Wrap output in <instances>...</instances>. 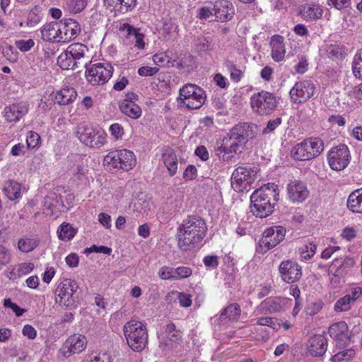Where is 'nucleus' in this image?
<instances>
[{
  "label": "nucleus",
  "instance_id": "nucleus-2",
  "mask_svg": "<svg viewBox=\"0 0 362 362\" xmlns=\"http://www.w3.org/2000/svg\"><path fill=\"white\" fill-rule=\"evenodd\" d=\"M205 221L197 216H189L183 220L177 231L178 246L184 251L200 243L206 234Z\"/></svg>",
  "mask_w": 362,
  "mask_h": 362
},
{
  "label": "nucleus",
  "instance_id": "nucleus-50",
  "mask_svg": "<svg viewBox=\"0 0 362 362\" xmlns=\"http://www.w3.org/2000/svg\"><path fill=\"white\" fill-rule=\"evenodd\" d=\"M281 124V118L277 117L274 119L269 120L267 127L262 130L263 134H267L274 132Z\"/></svg>",
  "mask_w": 362,
  "mask_h": 362
},
{
  "label": "nucleus",
  "instance_id": "nucleus-13",
  "mask_svg": "<svg viewBox=\"0 0 362 362\" xmlns=\"http://www.w3.org/2000/svg\"><path fill=\"white\" fill-rule=\"evenodd\" d=\"M286 228L283 226H273L267 228L262 233V236L259 241V246L262 253H265L269 250L276 247L285 238Z\"/></svg>",
  "mask_w": 362,
  "mask_h": 362
},
{
  "label": "nucleus",
  "instance_id": "nucleus-23",
  "mask_svg": "<svg viewBox=\"0 0 362 362\" xmlns=\"http://www.w3.org/2000/svg\"><path fill=\"white\" fill-rule=\"evenodd\" d=\"M327 349V339L325 335L316 334L310 337L308 351L314 356H322Z\"/></svg>",
  "mask_w": 362,
  "mask_h": 362
},
{
  "label": "nucleus",
  "instance_id": "nucleus-57",
  "mask_svg": "<svg viewBox=\"0 0 362 362\" xmlns=\"http://www.w3.org/2000/svg\"><path fill=\"white\" fill-rule=\"evenodd\" d=\"M197 177V168L194 165H189L183 173V177L186 180H191Z\"/></svg>",
  "mask_w": 362,
  "mask_h": 362
},
{
  "label": "nucleus",
  "instance_id": "nucleus-26",
  "mask_svg": "<svg viewBox=\"0 0 362 362\" xmlns=\"http://www.w3.org/2000/svg\"><path fill=\"white\" fill-rule=\"evenodd\" d=\"M300 13L305 20L316 21L322 18L323 9L318 4H305L301 6Z\"/></svg>",
  "mask_w": 362,
  "mask_h": 362
},
{
  "label": "nucleus",
  "instance_id": "nucleus-17",
  "mask_svg": "<svg viewBox=\"0 0 362 362\" xmlns=\"http://www.w3.org/2000/svg\"><path fill=\"white\" fill-rule=\"evenodd\" d=\"M279 272L281 279L287 284L298 281L302 276L301 267L291 260H285L281 262Z\"/></svg>",
  "mask_w": 362,
  "mask_h": 362
},
{
  "label": "nucleus",
  "instance_id": "nucleus-35",
  "mask_svg": "<svg viewBox=\"0 0 362 362\" xmlns=\"http://www.w3.org/2000/svg\"><path fill=\"white\" fill-rule=\"evenodd\" d=\"M241 313V309L238 304L231 303L227 306L221 313V319H228L229 320L236 321L238 320Z\"/></svg>",
  "mask_w": 362,
  "mask_h": 362
},
{
  "label": "nucleus",
  "instance_id": "nucleus-32",
  "mask_svg": "<svg viewBox=\"0 0 362 362\" xmlns=\"http://www.w3.org/2000/svg\"><path fill=\"white\" fill-rule=\"evenodd\" d=\"M347 207L354 213H362V188L351 193L347 200Z\"/></svg>",
  "mask_w": 362,
  "mask_h": 362
},
{
  "label": "nucleus",
  "instance_id": "nucleus-38",
  "mask_svg": "<svg viewBox=\"0 0 362 362\" xmlns=\"http://www.w3.org/2000/svg\"><path fill=\"white\" fill-rule=\"evenodd\" d=\"M355 301V298H351L350 295L339 298L334 305V310L336 312H344L351 308V303Z\"/></svg>",
  "mask_w": 362,
  "mask_h": 362
},
{
  "label": "nucleus",
  "instance_id": "nucleus-31",
  "mask_svg": "<svg viewBox=\"0 0 362 362\" xmlns=\"http://www.w3.org/2000/svg\"><path fill=\"white\" fill-rule=\"evenodd\" d=\"M162 160L170 176L175 175L177 169V159L175 151L167 148L162 154Z\"/></svg>",
  "mask_w": 362,
  "mask_h": 362
},
{
  "label": "nucleus",
  "instance_id": "nucleus-20",
  "mask_svg": "<svg viewBox=\"0 0 362 362\" xmlns=\"http://www.w3.org/2000/svg\"><path fill=\"white\" fill-rule=\"evenodd\" d=\"M286 189L288 197L293 203L304 202L310 193L306 184L298 180H291L287 185Z\"/></svg>",
  "mask_w": 362,
  "mask_h": 362
},
{
  "label": "nucleus",
  "instance_id": "nucleus-60",
  "mask_svg": "<svg viewBox=\"0 0 362 362\" xmlns=\"http://www.w3.org/2000/svg\"><path fill=\"white\" fill-rule=\"evenodd\" d=\"M203 262L206 267L213 269L216 268L218 265V257L216 255L206 256L204 258Z\"/></svg>",
  "mask_w": 362,
  "mask_h": 362
},
{
  "label": "nucleus",
  "instance_id": "nucleus-9",
  "mask_svg": "<svg viewBox=\"0 0 362 362\" xmlns=\"http://www.w3.org/2000/svg\"><path fill=\"white\" fill-rule=\"evenodd\" d=\"M134 153L127 149L116 150L108 153L104 158V163L113 169L128 171L136 165Z\"/></svg>",
  "mask_w": 362,
  "mask_h": 362
},
{
  "label": "nucleus",
  "instance_id": "nucleus-3",
  "mask_svg": "<svg viewBox=\"0 0 362 362\" xmlns=\"http://www.w3.org/2000/svg\"><path fill=\"white\" fill-rule=\"evenodd\" d=\"M279 194L278 186L274 183H268L256 189L250 196V211L261 218L269 216L274 211Z\"/></svg>",
  "mask_w": 362,
  "mask_h": 362
},
{
  "label": "nucleus",
  "instance_id": "nucleus-42",
  "mask_svg": "<svg viewBox=\"0 0 362 362\" xmlns=\"http://www.w3.org/2000/svg\"><path fill=\"white\" fill-rule=\"evenodd\" d=\"M256 323L259 325L269 326L274 329H279L281 325L276 318L269 317H259Z\"/></svg>",
  "mask_w": 362,
  "mask_h": 362
},
{
  "label": "nucleus",
  "instance_id": "nucleus-54",
  "mask_svg": "<svg viewBox=\"0 0 362 362\" xmlns=\"http://www.w3.org/2000/svg\"><path fill=\"white\" fill-rule=\"evenodd\" d=\"M121 3L118 11L120 12H127L135 8L136 0H121Z\"/></svg>",
  "mask_w": 362,
  "mask_h": 362
},
{
  "label": "nucleus",
  "instance_id": "nucleus-16",
  "mask_svg": "<svg viewBox=\"0 0 362 362\" xmlns=\"http://www.w3.org/2000/svg\"><path fill=\"white\" fill-rule=\"evenodd\" d=\"M87 339L84 335L74 334L70 336L62 345L60 351L65 358L73 354H80L86 347Z\"/></svg>",
  "mask_w": 362,
  "mask_h": 362
},
{
  "label": "nucleus",
  "instance_id": "nucleus-25",
  "mask_svg": "<svg viewBox=\"0 0 362 362\" xmlns=\"http://www.w3.org/2000/svg\"><path fill=\"white\" fill-rule=\"evenodd\" d=\"M28 112V107L25 103L12 104L5 108L4 117L8 122H17Z\"/></svg>",
  "mask_w": 362,
  "mask_h": 362
},
{
  "label": "nucleus",
  "instance_id": "nucleus-39",
  "mask_svg": "<svg viewBox=\"0 0 362 362\" xmlns=\"http://www.w3.org/2000/svg\"><path fill=\"white\" fill-rule=\"evenodd\" d=\"M67 9L74 13L81 12L87 5V0H65Z\"/></svg>",
  "mask_w": 362,
  "mask_h": 362
},
{
  "label": "nucleus",
  "instance_id": "nucleus-18",
  "mask_svg": "<svg viewBox=\"0 0 362 362\" xmlns=\"http://www.w3.org/2000/svg\"><path fill=\"white\" fill-rule=\"evenodd\" d=\"M59 28V42H67L78 35L81 27L78 23L71 18L64 19L57 22Z\"/></svg>",
  "mask_w": 362,
  "mask_h": 362
},
{
  "label": "nucleus",
  "instance_id": "nucleus-37",
  "mask_svg": "<svg viewBox=\"0 0 362 362\" xmlns=\"http://www.w3.org/2000/svg\"><path fill=\"white\" fill-rule=\"evenodd\" d=\"M76 233V229L73 228L70 223H62L57 230L59 239L64 241L71 240Z\"/></svg>",
  "mask_w": 362,
  "mask_h": 362
},
{
  "label": "nucleus",
  "instance_id": "nucleus-6",
  "mask_svg": "<svg viewBox=\"0 0 362 362\" xmlns=\"http://www.w3.org/2000/svg\"><path fill=\"white\" fill-rule=\"evenodd\" d=\"M324 149L323 141L319 138H309L294 146L291 156L296 160H310L318 156Z\"/></svg>",
  "mask_w": 362,
  "mask_h": 362
},
{
  "label": "nucleus",
  "instance_id": "nucleus-56",
  "mask_svg": "<svg viewBox=\"0 0 362 362\" xmlns=\"http://www.w3.org/2000/svg\"><path fill=\"white\" fill-rule=\"evenodd\" d=\"M157 67H150L148 66H141L138 69L139 75L141 76H152L158 71Z\"/></svg>",
  "mask_w": 362,
  "mask_h": 362
},
{
  "label": "nucleus",
  "instance_id": "nucleus-19",
  "mask_svg": "<svg viewBox=\"0 0 362 362\" xmlns=\"http://www.w3.org/2000/svg\"><path fill=\"white\" fill-rule=\"evenodd\" d=\"M329 336L336 341L339 347H344L349 344L351 334L347 324L340 321L332 325L328 329Z\"/></svg>",
  "mask_w": 362,
  "mask_h": 362
},
{
  "label": "nucleus",
  "instance_id": "nucleus-64",
  "mask_svg": "<svg viewBox=\"0 0 362 362\" xmlns=\"http://www.w3.org/2000/svg\"><path fill=\"white\" fill-rule=\"evenodd\" d=\"M352 71L354 75L358 78H362V62L354 59L352 64Z\"/></svg>",
  "mask_w": 362,
  "mask_h": 362
},
{
  "label": "nucleus",
  "instance_id": "nucleus-51",
  "mask_svg": "<svg viewBox=\"0 0 362 362\" xmlns=\"http://www.w3.org/2000/svg\"><path fill=\"white\" fill-rule=\"evenodd\" d=\"M4 305L6 308H10L18 317L23 315V314L25 312V309L21 308L17 304L13 303L10 298L4 300Z\"/></svg>",
  "mask_w": 362,
  "mask_h": 362
},
{
  "label": "nucleus",
  "instance_id": "nucleus-14",
  "mask_svg": "<svg viewBox=\"0 0 362 362\" xmlns=\"http://www.w3.org/2000/svg\"><path fill=\"white\" fill-rule=\"evenodd\" d=\"M327 159L332 170H344L350 163V151L346 145H339L329 151Z\"/></svg>",
  "mask_w": 362,
  "mask_h": 362
},
{
  "label": "nucleus",
  "instance_id": "nucleus-7",
  "mask_svg": "<svg viewBox=\"0 0 362 362\" xmlns=\"http://www.w3.org/2000/svg\"><path fill=\"white\" fill-rule=\"evenodd\" d=\"M77 283L72 279H66L60 282L55 291L56 302L66 308H75L78 305V297L76 291Z\"/></svg>",
  "mask_w": 362,
  "mask_h": 362
},
{
  "label": "nucleus",
  "instance_id": "nucleus-34",
  "mask_svg": "<svg viewBox=\"0 0 362 362\" xmlns=\"http://www.w3.org/2000/svg\"><path fill=\"white\" fill-rule=\"evenodd\" d=\"M194 46L197 52L207 53L213 50L214 44L211 37L199 36L194 40Z\"/></svg>",
  "mask_w": 362,
  "mask_h": 362
},
{
  "label": "nucleus",
  "instance_id": "nucleus-4",
  "mask_svg": "<svg viewBox=\"0 0 362 362\" xmlns=\"http://www.w3.org/2000/svg\"><path fill=\"white\" fill-rule=\"evenodd\" d=\"M123 332L128 346L134 351L140 352L145 349L148 343V333L145 325L140 321L127 322Z\"/></svg>",
  "mask_w": 362,
  "mask_h": 362
},
{
  "label": "nucleus",
  "instance_id": "nucleus-45",
  "mask_svg": "<svg viewBox=\"0 0 362 362\" xmlns=\"http://www.w3.org/2000/svg\"><path fill=\"white\" fill-rule=\"evenodd\" d=\"M16 46L23 52H28L35 45V42L32 39L28 40H19L15 42Z\"/></svg>",
  "mask_w": 362,
  "mask_h": 362
},
{
  "label": "nucleus",
  "instance_id": "nucleus-49",
  "mask_svg": "<svg viewBox=\"0 0 362 362\" xmlns=\"http://www.w3.org/2000/svg\"><path fill=\"white\" fill-rule=\"evenodd\" d=\"M40 140V135L34 132H30L27 137L26 144L28 148H34L37 146Z\"/></svg>",
  "mask_w": 362,
  "mask_h": 362
},
{
  "label": "nucleus",
  "instance_id": "nucleus-15",
  "mask_svg": "<svg viewBox=\"0 0 362 362\" xmlns=\"http://www.w3.org/2000/svg\"><path fill=\"white\" fill-rule=\"evenodd\" d=\"M315 86L312 81H298L290 90L291 100L295 103H302L314 95Z\"/></svg>",
  "mask_w": 362,
  "mask_h": 362
},
{
  "label": "nucleus",
  "instance_id": "nucleus-46",
  "mask_svg": "<svg viewBox=\"0 0 362 362\" xmlns=\"http://www.w3.org/2000/svg\"><path fill=\"white\" fill-rule=\"evenodd\" d=\"M323 305V302L320 300L310 303L306 308L307 315L313 316L317 314L322 310Z\"/></svg>",
  "mask_w": 362,
  "mask_h": 362
},
{
  "label": "nucleus",
  "instance_id": "nucleus-36",
  "mask_svg": "<svg viewBox=\"0 0 362 362\" xmlns=\"http://www.w3.org/2000/svg\"><path fill=\"white\" fill-rule=\"evenodd\" d=\"M58 65L64 70L75 69L78 66L76 61L69 56L66 50L62 52L57 58Z\"/></svg>",
  "mask_w": 362,
  "mask_h": 362
},
{
  "label": "nucleus",
  "instance_id": "nucleus-41",
  "mask_svg": "<svg viewBox=\"0 0 362 362\" xmlns=\"http://www.w3.org/2000/svg\"><path fill=\"white\" fill-rule=\"evenodd\" d=\"M355 356V351L352 349H348L339 351L332 356V362L348 361Z\"/></svg>",
  "mask_w": 362,
  "mask_h": 362
},
{
  "label": "nucleus",
  "instance_id": "nucleus-24",
  "mask_svg": "<svg viewBox=\"0 0 362 362\" xmlns=\"http://www.w3.org/2000/svg\"><path fill=\"white\" fill-rule=\"evenodd\" d=\"M69 56L72 57L76 63L78 64H84L85 66L87 67L88 63L90 62L88 60V57H86L87 53L88 52V48L87 46L82 43H73L71 44L66 49Z\"/></svg>",
  "mask_w": 362,
  "mask_h": 362
},
{
  "label": "nucleus",
  "instance_id": "nucleus-29",
  "mask_svg": "<svg viewBox=\"0 0 362 362\" xmlns=\"http://www.w3.org/2000/svg\"><path fill=\"white\" fill-rule=\"evenodd\" d=\"M42 39L44 41L59 42V34L57 22L45 24L41 29Z\"/></svg>",
  "mask_w": 362,
  "mask_h": 362
},
{
  "label": "nucleus",
  "instance_id": "nucleus-40",
  "mask_svg": "<svg viewBox=\"0 0 362 362\" xmlns=\"http://www.w3.org/2000/svg\"><path fill=\"white\" fill-rule=\"evenodd\" d=\"M38 245L35 239L26 238L20 239L18 243V248L23 252H29L33 250Z\"/></svg>",
  "mask_w": 362,
  "mask_h": 362
},
{
  "label": "nucleus",
  "instance_id": "nucleus-10",
  "mask_svg": "<svg viewBox=\"0 0 362 362\" xmlns=\"http://www.w3.org/2000/svg\"><path fill=\"white\" fill-rule=\"evenodd\" d=\"M277 104L276 97L265 90L254 93L250 98L252 109L260 115L271 114L277 107Z\"/></svg>",
  "mask_w": 362,
  "mask_h": 362
},
{
  "label": "nucleus",
  "instance_id": "nucleus-27",
  "mask_svg": "<svg viewBox=\"0 0 362 362\" xmlns=\"http://www.w3.org/2000/svg\"><path fill=\"white\" fill-rule=\"evenodd\" d=\"M270 45L272 59L276 62L283 60L286 53L284 37L279 35H274L271 39Z\"/></svg>",
  "mask_w": 362,
  "mask_h": 362
},
{
  "label": "nucleus",
  "instance_id": "nucleus-30",
  "mask_svg": "<svg viewBox=\"0 0 362 362\" xmlns=\"http://www.w3.org/2000/svg\"><path fill=\"white\" fill-rule=\"evenodd\" d=\"M77 96V93L72 87H66L62 88L55 95L57 103L62 105H66L73 103Z\"/></svg>",
  "mask_w": 362,
  "mask_h": 362
},
{
  "label": "nucleus",
  "instance_id": "nucleus-22",
  "mask_svg": "<svg viewBox=\"0 0 362 362\" xmlns=\"http://www.w3.org/2000/svg\"><path fill=\"white\" fill-rule=\"evenodd\" d=\"M214 11L217 20L221 22L230 21L235 13L233 4L228 0L216 1L214 5Z\"/></svg>",
  "mask_w": 362,
  "mask_h": 362
},
{
  "label": "nucleus",
  "instance_id": "nucleus-47",
  "mask_svg": "<svg viewBox=\"0 0 362 362\" xmlns=\"http://www.w3.org/2000/svg\"><path fill=\"white\" fill-rule=\"evenodd\" d=\"M317 246L315 244L310 243L305 245L301 252V257L304 259H310L316 252Z\"/></svg>",
  "mask_w": 362,
  "mask_h": 362
},
{
  "label": "nucleus",
  "instance_id": "nucleus-55",
  "mask_svg": "<svg viewBox=\"0 0 362 362\" xmlns=\"http://www.w3.org/2000/svg\"><path fill=\"white\" fill-rule=\"evenodd\" d=\"M21 276L26 275L31 272L34 269V264L30 262H23L16 265Z\"/></svg>",
  "mask_w": 362,
  "mask_h": 362
},
{
  "label": "nucleus",
  "instance_id": "nucleus-62",
  "mask_svg": "<svg viewBox=\"0 0 362 362\" xmlns=\"http://www.w3.org/2000/svg\"><path fill=\"white\" fill-rule=\"evenodd\" d=\"M213 12H214V7L213 8H209V7H207V6L202 7L199 10V18L200 19L207 20L211 16H212Z\"/></svg>",
  "mask_w": 362,
  "mask_h": 362
},
{
  "label": "nucleus",
  "instance_id": "nucleus-44",
  "mask_svg": "<svg viewBox=\"0 0 362 362\" xmlns=\"http://www.w3.org/2000/svg\"><path fill=\"white\" fill-rule=\"evenodd\" d=\"M153 62L159 66H168L170 63V58L165 52L154 54L153 56Z\"/></svg>",
  "mask_w": 362,
  "mask_h": 362
},
{
  "label": "nucleus",
  "instance_id": "nucleus-53",
  "mask_svg": "<svg viewBox=\"0 0 362 362\" xmlns=\"http://www.w3.org/2000/svg\"><path fill=\"white\" fill-rule=\"evenodd\" d=\"M109 130L112 136H113L116 139L122 138L124 132L123 127L118 123H115L110 125Z\"/></svg>",
  "mask_w": 362,
  "mask_h": 362
},
{
  "label": "nucleus",
  "instance_id": "nucleus-48",
  "mask_svg": "<svg viewBox=\"0 0 362 362\" xmlns=\"http://www.w3.org/2000/svg\"><path fill=\"white\" fill-rule=\"evenodd\" d=\"M158 276L163 280L175 279V269L168 267H163L158 272Z\"/></svg>",
  "mask_w": 362,
  "mask_h": 362
},
{
  "label": "nucleus",
  "instance_id": "nucleus-12",
  "mask_svg": "<svg viewBox=\"0 0 362 362\" xmlns=\"http://www.w3.org/2000/svg\"><path fill=\"white\" fill-rule=\"evenodd\" d=\"M114 69L109 63L93 64L86 71V78L92 86H100L107 83L111 78Z\"/></svg>",
  "mask_w": 362,
  "mask_h": 362
},
{
  "label": "nucleus",
  "instance_id": "nucleus-61",
  "mask_svg": "<svg viewBox=\"0 0 362 362\" xmlns=\"http://www.w3.org/2000/svg\"><path fill=\"white\" fill-rule=\"evenodd\" d=\"M22 333L24 336H26L30 339H34L37 336L36 330L33 326L30 325H25L23 327Z\"/></svg>",
  "mask_w": 362,
  "mask_h": 362
},
{
  "label": "nucleus",
  "instance_id": "nucleus-63",
  "mask_svg": "<svg viewBox=\"0 0 362 362\" xmlns=\"http://www.w3.org/2000/svg\"><path fill=\"white\" fill-rule=\"evenodd\" d=\"M178 299L182 307L188 308L192 305L191 296L184 293H178Z\"/></svg>",
  "mask_w": 362,
  "mask_h": 362
},
{
  "label": "nucleus",
  "instance_id": "nucleus-52",
  "mask_svg": "<svg viewBox=\"0 0 362 362\" xmlns=\"http://www.w3.org/2000/svg\"><path fill=\"white\" fill-rule=\"evenodd\" d=\"M192 274V269L187 267H179L175 269V279H183Z\"/></svg>",
  "mask_w": 362,
  "mask_h": 362
},
{
  "label": "nucleus",
  "instance_id": "nucleus-1",
  "mask_svg": "<svg viewBox=\"0 0 362 362\" xmlns=\"http://www.w3.org/2000/svg\"><path fill=\"white\" fill-rule=\"evenodd\" d=\"M257 129L258 127L252 123L243 122L235 125L223 138L221 146L216 148V155L220 157L223 153V160L234 157L245 148L249 140L256 137Z\"/></svg>",
  "mask_w": 362,
  "mask_h": 362
},
{
  "label": "nucleus",
  "instance_id": "nucleus-8",
  "mask_svg": "<svg viewBox=\"0 0 362 362\" xmlns=\"http://www.w3.org/2000/svg\"><path fill=\"white\" fill-rule=\"evenodd\" d=\"M76 135L86 146L100 148L106 143L107 134L104 131L97 130L86 124L78 126Z\"/></svg>",
  "mask_w": 362,
  "mask_h": 362
},
{
  "label": "nucleus",
  "instance_id": "nucleus-33",
  "mask_svg": "<svg viewBox=\"0 0 362 362\" xmlns=\"http://www.w3.org/2000/svg\"><path fill=\"white\" fill-rule=\"evenodd\" d=\"M3 191L10 200H15L21 196V185L14 180L5 182Z\"/></svg>",
  "mask_w": 362,
  "mask_h": 362
},
{
  "label": "nucleus",
  "instance_id": "nucleus-11",
  "mask_svg": "<svg viewBox=\"0 0 362 362\" xmlns=\"http://www.w3.org/2000/svg\"><path fill=\"white\" fill-rule=\"evenodd\" d=\"M257 179V172L250 168L238 167L231 176V185L238 192L248 191L250 185Z\"/></svg>",
  "mask_w": 362,
  "mask_h": 362
},
{
  "label": "nucleus",
  "instance_id": "nucleus-5",
  "mask_svg": "<svg viewBox=\"0 0 362 362\" xmlns=\"http://www.w3.org/2000/svg\"><path fill=\"white\" fill-rule=\"evenodd\" d=\"M206 98L205 91L202 88L187 83L180 89L177 103L179 106L187 109H199L204 105Z\"/></svg>",
  "mask_w": 362,
  "mask_h": 362
},
{
  "label": "nucleus",
  "instance_id": "nucleus-59",
  "mask_svg": "<svg viewBox=\"0 0 362 362\" xmlns=\"http://www.w3.org/2000/svg\"><path fill=\"white\" fill-rule=\"evenodd\" d=\"M351 0H327V4L337 9L347 8L350 5Z\"/></svg>",
  "mask_w": 362,
  "mask_h": 362
},
{
  "label": "nucleus",
  "instance_id": "nucleus-21",
  "mask_svg": "<svg viewBox=\"0 0 362 362\" xmlns=\"http://www.w3.org/2000/svg\"><path fill=\"white\" fill-rule=\"evenodd\" d=\"M288 301L291 300L279 297L268 298L261 303L259 310L262 314L280 312L285 309Z\"/></svg>",
  "mask_w": 362,
  "mask_h": 362
},
{
  "label": "nucleus",
  "instance_id": "nucleus-43",
  "mask_svg": "<svg viewBox=\"0 0 362 362\" xmlns=\"http://www.w3.org/2000/svg\"><path fill=\"white\" fill-rule=\"evenodd\" d=\"M177 26L170 21H165L163 24V33L165 40L168 41L172 39V33L175 32Z\"/></svg>",
  "mask_w": 362,
  "mask_h": 362
},
{
  "label": "nucleus",
  "instance_id": "nucleus-28",
  "mask_svg": "<svg viewBox=\"0 0 362 362\" xmlns=\"http://www.w3.org/2000/svg\"><path fill=\"white\" fill-rule=\"evenodd\" d=\"M119 107L123 114L132 119H136L141 116V108L134 102L122 100Z\"/></svg>",
  "mask_w": 362,
  "mask_h": 362
},
{
  "label": "nucleus",
  "instance_id": "nucleus-58",
  "mask_svg": "<svg viewBox=\"0 0 362 362\" xmlns=\"http://www.w3.org/2000/svg\"><path fill=\"white\" fill-rule=\"evenodd\" d=\"M2 54L4 57L10 62H15L16 60V54L14 53V49L12 46H6L3 50Z\"/></svg>",
  "mask_w": 362,
  "mask_h": 362
}]
</instances>
